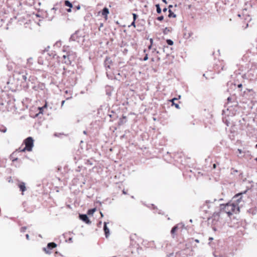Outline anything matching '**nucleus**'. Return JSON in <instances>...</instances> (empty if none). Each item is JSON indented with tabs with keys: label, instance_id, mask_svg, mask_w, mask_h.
Wrapping results in <instances>:
<instances>
[{
	"label": "nucleus",
	"instance_id": "obj_4",
	"mask_svg": "<svg viewBox=\"0 0 257 257\" xmlns=\"http://www.w3.org/2000/svg\"><path fill=\"white\" fill-rule=\"evenodd\" d=\"M63 51L66 54L63 55L62 57L64 60V62L66 63L65 61L66 58H68L69 56L71 55L72 51L70 50L69 46H64L63 47Z\"/></svg>",
	"mask_w": 257,
	"mask_h": 257
},
{
	"label": "nucleus",
	"instance_id": "obj_3",
	"mask_svg": "<svg viewBox=\"0 0 257 257\" xmlns=\"http://www.w3.org/2000/svg\"><path fill=\"white\" fill-rule=\"evenodd\" d=\"M24 144L25 145V147L22 148H19L16 151L19 152H23L25 151L30 152L32 150V148L34 146V140L31 137L27 138L24 141Z\"/></svg>",
	"mask_w": 257,
	"mask_h": 257
},
{
	"label": "nucleus",
	"instance_id": "obj_48",
	"mask_svg": "<svg viewBox=\"0 0 257 257\" xmlns=\"http://www.w3.org/2000/svg\"><path fill=\"white\" fill-rule=\"evenodd\" d=\"M255 148H257V144L255 145Z\"/></svg>",
	"mask_w": 257,
	"mask_h": 257
},
{
	"label": "nucleus",
	"instance_id": "obj_27",
	"mask_svg": "<svg viewBox=\"0 0 257 257\" xmlns=\"http://www.w3.org/2000/svg\"><path fill=\"white\" fill-rule=\"evenodd\" d=\"M150 44H152L153 45V39L151 38L150 39Z\"/></svg>",
	"mask_w": 257,
	"mask_h": 257
},
{
	"label": "nucleus",
	"instance_id": "obj_1",
	"mask_svg": "<svg viewBox=\"0 0 257 257\" xmlns=\"http://www.w3.org/2000/svg\"><path fill=\"white\" fill-rule=\"evenodd\" d=\"M220 211L222 212L226 213L228 216H231L233 213H237L239 212V207L234 203H228L226 204L220 205Z\"/></svg>",
	"mask_w": 257,
	"mask_h": 257
},
{
	"label": "nucleus",
	"instance_id": "obj_25",
	"mask_svg": "<svg viewBox=\"0 0 257 257\" xmlns=\"http://www.w3.org/2000/svg\"><path fill=\"white\" fill-rule=\"evenodd\" d=\"M131 25L133 26L134 28H135L136 27L135 21H133Z\"/></svg>",
	"mask_w": 257,
	"mask_h": 257
},
{
	"label": "nucleus",
	"instance_id": "obj_13",
	"mask_svg": "<svg viewBox=\"0 0 257 257\" xmlns=\"http://www.w3.org/2000/svg\"><path fill=\"white\" fill-rule=\"evenodd\" d=\"M193 33L189 31L185 30V32L184 33V38L185 39H188L192 35Z\"/></svg>",
	"mask_w": 257,
	"mask_h": 257
},
{
	"label": "nucleus",
	"instance_id": "obj_12",
	"mask_svg": "<svg viewBox=\"0 0 257 257\" xmlns=\"http://www.w3.org/2000/svg\"><path fill=\"white\" fill-rule=\"evenodd\" d=\"M65 5L67 7H68L69 9L67 10V12L70 13L71 12V8H72L73 6L72 4L68 1H65L64 2Z\"/></svg>",
	"mask_w": 257,
	"mask_h": 257
},
{
	"label": "nucleus",
	"instance_id": "obj_7",
	"mask_svg": "<svg viewBox=\"0 0 257 257\" xmlns=\"http://www.w3.org/2000/svg\"><path fill=\"white\" fill-rule=\"evenodd\" d=\"M101 13L105 20L106 21L108 19V15L109 13V10L107 8L105 7L103 9Z\"/></svg>",
	"mask_w": 257,
	"mask_h": 257
},
{
	"label": "nucleus",
	"instance_id": "obj_31",
	"mask_svg": "<svg viewBox=\"0 0 257 257\" xmlns=\"http://www.w3.org/2000/svg\"><path fill=\"white\" fill-rule=\"evenodd\" d=\"M166 31H168L169 32V30L167 28H166L164 30V33H165Z\"/></svg>",
	"mask_w": 257,
	"mask_h": 257
},
{
	"label": "nucleus",
	"instance_id": "obj_41",
	"mask_svg": "<svg viewBox=\"0 0 257 257\" xmlns=\"http://www.w3.org/2000/svg\"><path fill=\"white\" fill-rule=\"evenodd\" d=\"M18 160L17 158L15 159H13V162H14L15 161H17Z\"/></svg>",
	"mask_w": 257,
	"mask_h": 257
},
{
	"label": "nucleus",
	"instance_id": "obj_28",
	"mask_svg": "<svg viewBox=\"0 0 257 257\" xmlns=\"http://www.w3.org/2000/svg\"><path fill=\"white\" fill-rule=\"evenodd\" d=\"M216 164H214L213 165V168L214 169H216Z\"/></svg>",
	"mask_w": 257,
	"mask_h": 257
},
{
	"label": "nucleus",
	"instance_id": "obj_20",
	"mask_svg": "<svg viewBox=\"0 0 257 257\" xmlns=\"http://www.w3.org/2000/svg\"><path fill=\"white\" fill-rule=\"evenodd\" d=\"M157 19L159 21H162L164 20V16H159L158 17Z\"/></svg>",
	"mask_w": 257,
	"mask_h": 257
},
{
	"label": "nucleus",
	"instance_id": "obj_34",
	"mask_svg": "<svg viewBox=\"0 0 257 257\" xmlns=\"http://www.w3.org/2000/svg\"><path fill=\"white\" fill-rule=\"evenodd\" d=\"M195 241L196 242H197V243H199V240L198 239H195Z\"/></svg>",
	"mask_w": 257,
	"mask_h": 257
},
{
	"label": "nucleus",
	"instance_id": "obj_32",
	"mask_svg": "<svg viewBox=\"0 0 257 257\" xmlns=\"http://www.w3.org/2000/svg\"><path fill=\"white\" fill-rule=\"evenodd\" d=\"M167 11V9L166 8L163 9V12H166Z\"/></svg>",
	"mask_w": 257,
	"mask_h": 257
},
{
	"label": "nucleus",
	"instance_id": "obj_10",
	"mask_svg": "<svg viewBox=\"0 0 257 257\" xmlns=\"http://www.w3.org/2000/svg\"><path fill=\"white\" fill-rule=\"evenodd\" d=\"M103 230L104 231L105 235L106 238H107L109 235V230L108 228L106 226V222L104 223V227H103Z\"/></svg>",
	"mask_w": 257,
	"mask_h": 257
},
{
	"label": "nucleus",
	"instance_id": "obj_30",
	"mask_svg": "<svg viewBox=\"0 0 257 257\" xmlns=\"http://www.w3.org/2000/svg\"><path fill=\"white\" fill-rule=\"evenodd\" d=\"M64 103H65V100H63L61 102V107H62L63 106V105L64 104Z\"/></svg>",
	"mask_w": 257,
	"mask_h": 257
},
{
	"label": "nucleus",
	"instance_id": "obj_40",
	"mask_svg": "<svg viewBox=\"0 0 257 257\" xmlns=\"http://www.w3.org/2000/svg\"><path fill=\"white\" fill-rule=\"evenodd\" d=\"M241 86H242V85H241V84H239V85H238V87H241Z\"/></svg>",
	"mask_w": 257,
	"mask_h": 257
},
{
	"label": "nucleus",
	"instance_id": "obj_43",
	"mask_svg": "<svg viewBox=\"0 0 257 257\" xmlns=\"http://www.w3.org/2000/svg\"><path fill=\"white\" fill-rule=\"evenodd\" d=\"M23 77H24V79L25 80H26V76H23Z\"/></svg>",
	"mask_w": 257,
	"mask_h": 257
},
{
	"label": "nucleus",
	"instance_id": "obj_42",
	"mask_svg": "<svg viewBox=\"0 0 257 257\" xmlns=\"http://www.w3.org/2000/svg\"><path fill=\"white\" fill-rule=\"evenodd\" d=\"M209 240H213V238H212V237H210V238H209Z\"/></svg>",
	"mask_w": 257,
	"mask_h": 257
},
{
	"label": "nucleus",
	"instance_id": "obj_5",
	"mask_svg": "<svg viewBox=\"0 0 257 257\" xmlns=\"http://www.w3.org/2000/svg\"><path fill=\"white\" fill-rule=\"evenodd\" d=\"M57 246V244L54 242H50L49 243L47 244V247H45L43 248V250L46 253H50L51 252L50 251V250L56 247Z\"/></svg>",
	"mask_w": 257,
	"mask_h": 257
},
{
	"label": "nucleus",
	"instance_id": "obj_26",
	"mask_svg": "<svg viewBox=\"0 0 257 257\" xmlns=\"http://www.w3.org/2000/svg\"><path fill=\"white\" fill-rule=\"evenodd\" d=\"M122 193H123V194H125H125H127V190H125V189H123V190H122Z\"/></svg>",
	"mask_w": 257,
	"mask_h": 257
},
{
	"label": "nucleus",
	"instance_id": "obj_22",
	"mask_svg": "<svg viewBox=\"0 0 257 257\" xmlns=\"http://www.w3.org/2000/svg\"><path fill=\"white\" fill-rule=\"evenodd\" d=\"M133 19H134V21H136V19H137V17H138V16H137V14H133Z\"/></svg>",
	"mask_w": 257,
	"mask_h": 257
},
{
	"label": "nucleus",
	"instance_id": "obj_24",
	"mask_svg": "<svg viewBox=\"0 0 257 257\" xmlns=\"http://www.w3.org/2000/svg\"><path fill=\"white\" fill-rule=\"evenodd\" d=\"M26 230V227H23L21 228V230L22 232H25Z\"/></svg>",
	"mask_w": 257,
	"mask_h": 257
},
{
	"label": "nucleus",
	"instance_id": "obj_46",
	"mask_svg": "<svg viewBox=\"0 0 257 257\" xmlns=\"http://www.w3.org/2000/svg\"><path fill=\"white\" fill-rule=\"evenodd\" d=\"M71 97H69V98H67V99H68L69 98H71Z\"/></svg>",
	"mask_w": 257,
	"mask_h": 257
},
{
	"label": "nucleus",
	"instance_id": "obj_17",
	"mask_svg": "<svg viewBox=\"0 0 257 257\" xmlns=\"http://www.w3.org/2000/svg\"><path fill=\"white\" fill-rule=\"evenodd\" d=\"M96 208H94L93 209H89L87 211V214L89 215H92L95 212Z\"/></svg>",
	"mask_w": 257,
	"mask_h": 257
},
{
	"label": "nucleus",
	"instance_id": "obj_35",
	"mask_svg": "<svg viewBox=\"0 0 257 257\" xmlns=\"http://www.w3.org/2000/svg\"><path fill=\"white\" fill-rule=\"evenodd\" d=\"M238 151L239 152V153L240 154H241L242 152H241V150L240 149H238Z\"/></svg>",
	"mask_w": 257,
	"mask_h": 257
},
{
	"label": "nucleus",
	"instance_id": "obj_2",
	"mask_svg": "<svg viewBox=\"0 0 257 257\" xmlns=\"http://www.w3.org/2000/svg\"><path fill=\"white\" fill-rule=\"evenodd\" d=\"M59 58L56 54L55 52L51 51L46 54H43L38 58V63L40 64L44 65L45 64V59L47 58L49 61V65L53 66L55 65V62L52 61V60L58 59Z\"/></svg>",
	"mask_w": 257,
	"mask_h": 257
},
{
	"label": "nucleus",
	"instance_id": "obj_21",
	"mask_svg": "<svg viewBox=\"0 0 257 257\" xmlns=\"http://www.w3.org/2000/svg\"><path fill=\"white\" fill-rule=\"evenodd\" d=\"M47 102H45V105H44L43 107H40V108H39V109L46 108H47Z\"/></svg>",
	"mask_w": 257,
	"mask_h": 257
},
{
	"label": "nucleus",
	"instance_id": "obj_38",
	"mask_svg": "<svg viewBox=\"0 0 257 257\" xmlns=\"http://www.w3.org/2000/svg\"><path fill=\"white\" fill-rule=\"evenodd\" d=\"M57 9H58V8H57V7H54V8H53V10H56Z\"/></svg>",
	"mask_w": 257,
	"mask_h": 257
},
{
	"label": "nucleus",
	"instance_id": "obj_45",
	"mask_svg": "<svg viewBox=\"0 0 257 257\" xmlns=\"http://www.w3.org/2000/svg\"><path fill=\"white\" fill-rule=\"evenodd\" d=\"M144 53H146V50H144Z\"/></svg>",
	"mask_w": 257,
	"mask_h": 257
},
{
	"label": "nucleus",
	"instance_id": "obj_23",
	"mask_svg": "<svg viewBox=\"0 0 257 257\" xmlns=\"http://www.w3.org/2000/svg\"><path fill=\"white\" fill-rule=\"evenodd\" d=\"M148 54H146V55H145V57L143 59L144 61H146V60H147L148 59Z\"/></svg>",
	"mask_w": 257,
	"mask_h": 257
},
{
	"label": "nucleus",
	"instance_id": "obj_8",
	"mask_svg": "<svg viewBox=\"0 0 257 257\" xmlns=\"http://www.w3.org/2000/svg\"><path fill=\"white\" fill-rule=\"evenodd\" d=\"M79 217L82 220L87 224L91 223V221L89 220L88 217L86 214H81L79 215Z\"/></svg>",
	"mask_w": 257,
	"mask_h": 257
},
{
	"label": "nucleus",
	"instance_id": "obj_36",
	"mask_svg": "<svg viewBox=\"0 0 257 257\" xmlns=\"http://www.w3.org/2000/svg\"><path fill=\"white\" fill-rule=\"evenodd\" d=\"M173 6L172 5H169V9H170V8H172Z\"/></svg>",
	"mask_w": 257,
	"mask_h": 257
},
{
	"label": "nucleus",
	"instance_id": "obj_47",
	"mask_svg": "<svg viewBox=\"0 0 257 257\" xmlns=\"http://www.w3.org/2000/svg\"><path fill=\"white\" fill-rule=\"evenodd\" d=\"M123 118H125L126 117L125 116H123Z\"/></svg>",
	"mask_w": 257,
	"mask_h": 257
},
{
	"label": "nucleus",
	"instance_id": "obj_19",
	"mask_svg": "<svg viewBox=\"0 0 257 257\" xmlns=\"http://www.w3.org/2000/svg\"><path fill=\"white\" fill-rule=\"evenodd\" d=\"M166 42L169 45H173L174 44L173 41L170 39L167 40Z\"/></svg>",
	"mask_w": 257,
	"mask_h": 257
},
{
	"label": "nucleus",
	"instance_id": "obj_44",
	"mask_svg": "<svg viewBox=\"0 0 257 257\" xmlns=\"http://www.w3.org/2000/svg\"><path fill=\"white\" fill-rule=\"evenodd\" d=\"M100 214H101V217H102L103 216V214H102V213L101 212H100Z\"/></svg>",
	"mask_w": 257,
	"mask_h": 257
},
{
	"label": "nucleus",
	"instance_id": "obj_6",
	"mask_svg": "<svg viewBox=\"0 0 257 257\" xmlns=\"http://www.w3.org/2000/svg\"><path fill=\"white\" fill-rule=\"evenodd\" d=\"M242 193H238L234 196L233 199L235 202V204L238 206V204L242 201Z\"/></svg>",
	"mask_w": 257,
	"mask_h": 257
},
{
	"label": "nucleus",
	"instance_id": "obj_18",
	"mask_svg": "<svg viewBox=\"0 0 257 257\" xmlns=\"http://www.w3.org/2000/svg\"><path fill=\"white\" fill-rule=\"evenodd\" d=\"M156 8H157V12L158 14H160L161 13V9L160 7V5L159 4H157L156 5Z\"/></svg>",
	"mask_w": 257,
	"mask_h": 257
},
{
	"label": "nucleus",
	"instance_id": "obj_33",
	"mask_svg": "<svg viewBox=\"0 0 257 257\" xmlns=\"http://www.w3.org/2000/svg\"><path fill=\"white\" fill-rule=\"evenodd\" d=\"M26 238H27V239H29V234H26Z\"/></svg>",
	"mask_w": 257,
	"mask_h": 257
},
{
	"label": "nucleus",
	"instance_id": "obj_11",
	"mask_svg": "<svg viewBox=\"0 0 257 257\" xmlns=\"http://www.w3.org/2000/svg\"><path fill=\"white\" fill-rule=\"evenodd\" d=\"M18 186L20 189V190L22 192V194L23 195V192L26 190V187L25 186V183L24 182H20L18 184Z\"/></svg>",
	"mask_w": 257,
	"mask_h": 257
},
{
	"label": "nucleus",
	"instance_id": "obj_37",
	"mask_svg": "<svg viewBox=\"0 0 257 257\" xmlns=\"http://www.w3.org/2000/svg\"><path fill=\"white\" fill-rule=\"evenodd\" d=\"M163 2H164L165 4H167V1L166 0H162Z\"/></svg>",
	"mask_w": 257,
	"mask_h": 257
},
{
	"label": "nucleus",
	"instance_id": "obj_16",
	"mask_svg": "<svg viewBox=\"0 0 257 257\" xmlns=\"http://www.w3.org/2000/svg\"><path fill=\"white\" fill-rule=\"evenodd\" d=\"M178 229V224H177L175 226H174L171 229V232L172 234H175V233L176 232V231L177 230V229Z\"/></svg>",
	"mask_w": 257,
	"mask_h": 257
},
{
	"label": "nucleus",
	"instance_id": "obj_29",
	"mask_svg": "<svg viewBox=\"0 0 257 257\" xmlns=\"http://www.w3.org/2000/svg\"><path fill=\"white\" fill-rule=\"evenodd\" d=\"M152 44H150V45L148 46V49L149 50H150L152 48Z\"/></svg>",
	"mask_w": 257,
	"mask_h": 257
},
{
	"label": "nucleus",
	"instance_id": "obj_14",
	"mask_svg": "<svg viewBox=\"0 0 257 257\" xmlns=\"http://www.w3.org/2000/svg\"><path fill=\"white\" fill-rule=\"evenodd\" d=\"M169 15H168V17L171 18H176V15L171 10V9H169Z\"/></svg>",
	"mask_w": 257,
	"mask_h": 257
},
{
	"label": "nucleus",
	"instance_id": "obj_15",
	"mask_svg": "<svg viewBox=\"0 0 257 257\" xmlns=\"http://www.w3.org/2000/svg\"><path fill=\"white\" fill-rule=\"evenodd\" d=\"M176 100H177V98H174L172 99H171L170 101L172 102L173 105H174L175 106V107L177 108H179L180 107H179V104H177V103H175L174 102V101Z\"/></svg>",
	"mask_w": 257,
	"mask_h": 257
},
{
	"label": "nucleus",
	"instance_id": "obj_9",
	"mask_svg": "<svg viewBox=\"0 0 257 257\" xmlns=\"http://www.w3.org/2000/svg\"><path fill=\"white\" fill-rule=\"evenodd\" d=\"M112 60L110 58L106 57L104 61V64L105 67L110 68V65L112 64Z\"/></svg>",
	"mask_w": 257,
	"mask_h": 257
},
{
	"label": "nucleus",
	"instance_id": "obj_39",
	"mask_svg": "<svg viewBox=\"0 0 257 257\" xmlns=\"http://www.w3.org/2000/svg\"><path fill=\"white\" fill-rule=\"evenodd\" d=\"M43 109H40V113H42V110Z\"/></svg>",
	"mask_w": 257,
	"mask_h": 257
}]
</instances>
